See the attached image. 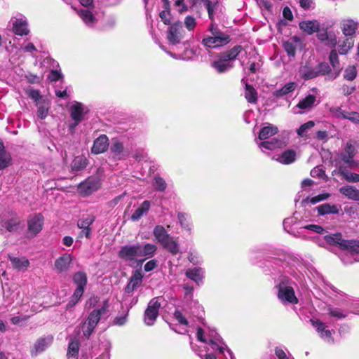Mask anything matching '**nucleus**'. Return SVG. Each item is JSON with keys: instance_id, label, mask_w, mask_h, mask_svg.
Instances as JSON below:
<instances>
[{"instance_id": "f257e3e1", "label": "nucleus", "mask_w": 359, "mask_h": 359, "mask_svg": "<svg viewBox=\"0 0 359 359\" xmlns=\"http://www.w3.org/2000/svg\"><path fill=\"white\" fill-rule=\"evenodd\" d=\"M324 239L328 244L337 245L340 249L347 251L341 257V260L344 264L359 262V241L343 239L340 233L325 235Z\"/></svg>"}, {"instance_id": "f03ea898", "label": "nucleus", "mask_w": 359, "mask_h": 359, "mask_svg": "<svg viewBox=\"0 0 359 359\" xmlns=\"http://www.w3.org/2000/svg\"><path fill=\"white\" fill-rule=\"evenodd\" d=\"M196 337L198 341L203 343H208L212 349L218 350L222 353L227 348L216 331L209 327L207 330L198 327Z\"/></svg>"}, {"instance_id": "7ed1b4c3", "label": "nucleus", "mask_w": 359, "mask_h": 359, "mask_svg": "<svg viewBox=\"0 0 359 359\" xmlns=\"http://www.w3.org/2000/svg\"><path fill=\"white\" fill-rule=\"evenodd\" d=\"M208 31L210 35L205 36L202 41L205 46L215 48L225 46L230 42L229 35L220 31L213 22L210 24Z\"/></svg>"}, {"instance_id": "20e7f679", "label": "nucleus", "mask_w": 359, "mask_h": 359, "mask_svg": "<svg viewBox=\"0 0 359 359\" xmlns=\"http://www.w3.org/2000/svg\"><path fill=\"white\" fill-rule=\"evenodd\" d=\"M280 283L276 286L278 292V299L283 304H296L298 303V299L295 295L294 290L291 286L289 278L282 277Z\"/></svg>"}, {"instance_id": "39448f33", "label": "nucleus", "mask_w": 359, "mask_h": 359, "mask_svg": "<svg viewBox=\"0 0 359 359\" xmlns=\"http://www.w3.org/2000/svg\"><path fill=\"white\" fill-rule=\"evenodd\" d=\"M335 24V20L332 19L324 20L320 22V27L317 34L318 40L330 47H334L337 44V34L332 30Z\"/></svg>"}, {"instance_id": "423d86ee", "label": "nucleus", "mask_w": 359, "mask_h": 359, "mask_svg": "<svg viewBox=\"0 0 359 359\" xmlns=\"http://www.w3.org/2000/svg\"><path fill=\"white\" fill-rule=\"evenodd\" d=\"M309 321L316 329L319 336L327 343L334 344L332 334L334 333V330L330 328V323L329 321L323 322L320 319L313 316L310 318Z\"/></svg>"}, {"instance_id": "0eeeda50", "label": "nucleus", "mask_w": 359, "mask_h": 359, "mask_svg": "<svg viewBox=\"0 0 359 359\" xmlns=\"http://www.w3.org/2000/svg\"><path fill=\"white\" fill-rule=\"evenodd\" d=\"M88 107L81 102L74 101L69 107L70 116L73 122L69 125L71 130L75 128L88 113Z\"/></svg>"}, {"instance_id": "6e6552de", "label": "nucleus", "mask_w": 359, "mask_h": 359, "mask_svg": "<svg viewBox=\"0 0 359 359\" xmlns=\"http://www.w3.org/2000/svg\"><path fill=\"white\" fill-rule=\"evenodd\" d=\"M81 4L84 7L78 11V15L83 22L88 27H93L97 22L95 11L93 6V0H80Z\"/></svg>"}, {"instance_id": "1a4fd4ad", "label": "nucleus", "mask_w": 359, "mask_h": 359, "mask_svg": "<svg viewBox=\"0 0 359 359\" xmlns=\"http://www.w3.org/2000/svg\"><path fill=\"white\" fill-rule=\"evenodd\" d=\"M163 317L175 332L180 334H184L187 332L189 323L184 316H163Z\"/></svg>"}, {"instance_id": "9d476101", "label": "nucleus", "mask_w": 359, "mask_h": 359, "mask_svg": "<svg viewBox=\"0 0 359 359\" xmlns=\"http://www.w3.org/2000/svg\"><path fill=\"white\" fill-rule=\"evenodd\" d=\"M101 181L97 177H88L78 186V191L83 196H88L99 189Z\"/></svg>"}, {"instance_id": "9b49d317", "label": "nucleus", "mask_w": 359, "mask_h": 359, "mask_svg": "<svg viewBox=\"0 0 359 359\" xmlns=\"http://www.w3.org/2000/svg\"><path fill=\"white\" fill-rule=\"evenodd\" d=\"M183 27L182 23L176 22L168 27L167 38L170 43L177 44L183 37Z\"/></svg>"}, {"instance_id": "f8f14e48", "label": "nucleus", "mask_w": 359, "mask_h": 359, "mask_svg": "<svg viewBox=\"0 0 359 359\" xmlns=\"http://www.w3.org/2000/svg\"><path fill=\"white\" fill-rule=\"evenodd\" d=\"M118 256L126 262L135 263L137 260V255L135 245H126L121 246Z\"/></svg>"}, {"instance_id": "ddd939ff", "label": "nucleus", "mask_w": 359, "mask_h": 359, "mask_svg": "<svg viewBox=\"0 0 359 359\" xmlns=\"http://www.w3.org/2000/svg\"><path fill=\"white\" fill-rule=\"evenodd\" d=\"M283 46L289 57H294L296 51L302 48V42L298 36H294L284 41Z\"/></svg>"}, {"instance_id": "4468645a", "label": "nucleus", "mask_w": 359, "mask_h": 359, "mask_svg": "<svg viewBox=\"0 0 359 359\" xmlns=\"http://www.w3.org/2000/svg\"><path fill=\"white\" fill-rule=\"evenodd\" d=\"M137 257H144L141 262L154 256L157 250V246L152 243L135 244Z\"/></svg>"}, {"instance_id": "2eb2a0df", "label": "nucleus", "mask_w": 359, "mask_h": 359, "mask_svg": "<svg viewBox=\"0 0 359 359\" xmlns=\"http://www.w3.org/2000/svg\"><path fill=\"white\" fill-rule=\"evenodd\" d=\"M53 341V338L50 335L38 339L31 348V354L32 355H37L43 352L52 344Z\"/></svg>"}, {"instance_id": "dca6fc26", "label": "nucleus", "mask_w": 359, "mask_h": 359, "mask_svg": "<svg viewBox=\"0 0 359 359\" xmlns=\"http://www.w3.org/2000/svg\"><path fill=\"white\" fill-rule=\"evenodd\" d=\"M359 27V22L351 18L343 19L340 22V28L345 36L352 37Z\"/></svg>"}, {"instance_id": "f3484780", "label": "nucleus", "mask_w": 359, "mask_h": 359, "mask_svg": "<svg viewBox=\"0 0 359 359\" xmlns=\"http://www.w3.org/2000/svg\"><path fill=\"white\" fill-rule=\"evenodd\" d=\"M110 152L116 160L124 159L128 155V152L124 149L123 144L116 139L112 141Z\"/></svg>"}, {"instance_id": "a211bd4d", "label": "nucleus", "mask_w": 359, "mask_h": 359, "mask_svg": "<svg viewBox=\"0 0 359 359\" xmlns=\"http://www.w3.org/2000/svg\"><path fill=\"white\" fill-rule=\"evenodd\" d=\"M72 262V257L69 254H64L55 261V268L59 273L66 272L69 270Z\"/></svg>"}, {"instance_id": "6ab92c4d", "label": "nucleus", "mask_w": 359, "mask_h": 359, "mask_svg": "<svg viewBox=\"0 0 359 359\" xmlns=\"http://www.w3.org/2000/svg\"><path fill=\"white\" fill-rule=\"evenodd\" d=\"M109 147V139L106 135H100L93 142L91 151L99 154L104 152Z\"/></svg>"}, {"instance_id": "aec40b11", "label": "nucleus", "mask_w": 359, "mask_h": 359, "mask_svg": "<svg viewBox=\"0 0 359 359\" xmlns=\"http://www.w3.org/2000/svg\"><path fill=\"white\" fill-rule=\"evenodd\" d=\"M43 218L41 215H34L28 219V231L36 236L42 229Z\"/></svg>"}, {"instance_id": "412c9836", "label": "nucleus", "mask_w": 359, "mask_h": 359, "mask_svg": "<svg viewBox=\"0 0 359 359\" xmlns=\"http://www.w3.org/2000/svg\"><path fill=\"white\" fill-rule=\"evenodd\" d=\"M299 28L309 35L316 32L318 34V29L320 27V22L317 20H304L299 23Z\"/></svg>"}, {"instance_id": "4be33fe9", "label": "nucleus", "mask_w": 359, "mask_h": 359, "mask_svg": "<svg viewBox=\"0 0 359 359\" xmlns=\"http://www.w3.org/2000/svg\"><path fill=\"white\" fill-rule=\"evenodd\" d=\"M13 32L20 36L27 35L29 32L26 19L15 18L13 22Z\"/></svg>"}, {"instance_id": "5701e85b", "label": "nucleus", "mask_w": 359, "mask_h": 359, "mask_svg": "<svg viewBox=\"0 0 359 359\" xmlns=\"http://www.w3.org/2000/svg\"><path fill=\"white\" fill-rule=\"evenodd\" d=\"M204 273L205 271L203 268L194 267L188 269L185 272V275L188 278L194 281L199 285L203 282Z\"/></svg>"}, {"instance_id": "b1692460", "label": "nucleus", "mask_w": 359, "mask_h": 359, "mask_svg": "<svg viewBox=\"0 0 359 359\" xmlns=\"http://www.w3.org/2000/svg\"><path fill=\"white\" fill-rule=\"evenodd\" d=\"M296 153L293 150H286L273 156V159L282 164H290L295 161Z\"/></svg>"}, {"instance_id": "393cba45", "label": "nucleus", "mask_w": 359, "mask_h": 359, "mask_svg": "<svg viewBox=\"0 0 359 359\" xmlns=\"http://www.w3.org/2000/svg\"><path fill=\"white\" fill-rule=\"evenodd\" d=\"M100 320L99 316H88L86 320L82 325L83 335L89 336Z\"/></svg>"}, {"instance_id": "a878e982", "label": "nucleus", "mask_w": 359, "mask_h": 359, "mask_svg": "<svg viewBox=\"0 0 359 359\" xmlns=\"http://www.w3.org/2000/svg\"><path fill=\"white\" fill-rule=\"evenodd\" d=\"M283 224L285 231L288 233L299 238V234L297 233L299 227L297 226V219L296 217H292L285 219Z\"/></svg>"}, {"instance_id": "bb28decb", "label": "nucleus", "mask_w": 359, "mask_h": 359, "mask_svg": "<svg viewBox=\"0 0 359 359\" xmlns=\"http://www.w3.org/2000/svg\"><path fill=\"white\" fill-rule=\"evenodd\" d=\"M142 274L141 271L136 270L132 275L128 284L126 287V292H131L138 286H140L142 281Z\"/></svg>"}, {"instance_id": "cd10ccee", "label": "nucleus", "mask_w": 359, "mask_h": 359, "mask_svg": "<svg viewBox=\"0 0 359 359\" xmlns=\"http://www.w3.org/2000/svg\"><path fill=\"white\" fill-rule=\"evenodd\" d=\"M285 145L283 140L273 138L270 141H263L259 143V147L262 151L264 150H273L276 148H281Z\"/></svg>"}, {"instance_id": "c85d7f7f", "label": "nucleus", "mask_w": 359, "mask_h": 359, "mask_svg": "<svg viewBox=\"0 0 359 359\" xmlns=\"http://www.w3.org/2000/svg\"><path fill=\"white\" fill-rule=\"evenodd\" d=\"M285 145L283 140L273 138L270 141H263L259 143V147L262 151L264 150H273L276 148H281Z\"/></svg>"}, {"instance_id": "c756f323", "label": "nucleus", "mask_w": 359, "mask_h": 359, "mask_svg": "<svg viewBox=\"0 0 359 359\" xmlns=\"http://www.w3.org/2000/svg\"><path fill=\"white\" fill-rule=\"evenodd\" d=\"M309 230L311 232L318 234H324L326 231L320 225L317 224H307L299 226L297 233L299 234V238L305 237V231Z\"/></svg>"}, {"instance_id": "7c9ffc66", "label": "nucleus", "mask_w": 359, "mask_h": 359, "mask_svg": "<svg viewBox=\"0 0 359 359\" xmlns=\"http://www.w3.org/2000/svg\"><path fill=\"white\" fill-rule=\"evenodd\" d=\"M161 245L172 255H176L180 252V244L177 241V239L172 236H170Z\"/></svg>"}, {"instance_id": "2f4dec72", "label": "nucleus", "mask_w": 359, "mask_h": 359, "mask_svg": "<svg viewBox=\"0 0 359 359\" xmlns=\"http://www.w3.org/2000/svg\"><path fill=\"white\" fill-rule=\"evenodd\" d=\"M278 129L276 126L267 123L266 126H264L259 133V139L261 140H265L271 136L277 134Z\"/></svg>"}, {"instance_id": "473e14b6", "label": "nucleus", "mask_w": 359, "mask_h": 359, "mask_svg": "<svg viewBox=\"0 0 359 359\" xmlns=\"http://www.w3.org/2000/svg\"><path fill=\"white\" fill-rule=\"evenodd\" d=\"M339 192L348 199L359 201V190L352 186L346 185L339 189Z\"/></svg>"}, {"instance_id": "72a5a7b5", "label": "nucleus", "mask_w": 359, "mask_h": 359, "mask_svg": "<svg viewBox=\"0 0 359 359\" xmlns=\"http://www.w3.org/2000/svg\"><path fill=\"white\" fill-rule=\"evenodd\" d=\"M329 60H330L331 65L332 66L333 70L334 72V73L331 76L332 79H334V78H336L339 75V74L341 69V68L340 67V64H339L338 54H337V52L336 50L334 49L330 51V55H329Z\"/></svg>"}, {"instance_id": "f704fd0d", "label": "nucleus", "mask_w": 359, "mask_h": 359, "mask_svg": "<svg viewBox=\"0 0 359 359\" xmlns=\"http://www.w3.org/2000/svg\"><path fill=\"white\" fill-rule=\"evenodd\" d=\"M211 65L219 73L225 72L233 67V65L222 55L219 60L214 61Z\"/></svg>"}, {"instance_id": "c9c22d12", "label": "nucleus", "mask_w": 359, "mask_h": 359, "mask_svg": "<svg viewBox=\"0 0 359 359\" xmlns=\"http://www.w3.org/2000/svg\"><path fill=\"white\" fill-rule=\"evenodd\" d=\"M300 76L306 79H312L318 76V72L316 67H313L309 65H304L300 67L299 69Z\"/></svg>"}, {"instance_id": "e433bc0d", "label": "nucleus", "mask_w": 359, "mask_h": 359, "mask_svg": "<svg viewBox=\"0 0 359 359\" xmlns=\"http://www.w3.org/2000/svg\"><path fill=\"white\" fill-rule=\"evenodd\" d=\"M9 259L11 262L13 267L18 271L26 270L29 265V262L26 257H9Z\"/></svg>"}, {"instance_id": "4c0bfd02", "label": "nucleus", "mask_w": 359, "mask_h": 359, "mask_svg": "<svg viewBox=\"0 0 359 359\" xmlns=\"http://www.w3.org/2000/svg\"><path fill=\"white\" fill-rule=\"evenodd\" d=\"M316 101V96L314 94H309L299 102L297 107L302 109L307 110L315 106Z\"/></svg>"}, {"instance_id": "58836bf2", "label": "nucleus", "mask_w": 359, "mask_h": 359, "mask_svg": "<svg viewBox=\"0 0 359 359\" xmlns=\"http://www.w3.org/2000/svg\"><path fill=\"white\" fill-rule=\"evenodd\" d=\"M354 45V40L352 37L346 36L341 41H339L338 51L341 55H346Z\"/></svg>"}, {"instance_id": "ea45409f", "label": "nucleus", "mask_w": 359, "mask_h": 359, "mask_svg": "<svg viewBox=\"0 0 359 359\" xmlns=\"http://www.w3.org/2000/svg\"><path fill=\"white\" fill-rule=\"evenodd\" d=\"M177 218L181 227L189 233H191L192 229L191 216L187 213L179 212L177 213Z\"/></svg>"}, {"instance_id": "a19ab883", "label": "nucleus", "mask_w": 359, "mask_h": 359, "mask_svg": "<svg viewBox=\"0 0 359 359\" xmlns=\"http://www.w3.org/2000/svg\"><path fill=\"white\" fill-rule=\"evenodd\" d=\"M150 202L149 201H144L131 215V219L133 221L139 220L144 215L147 214L150 208Z\"/></svg>"}, {"instance_id": "79ce46f5", "label": "nucleus", "mask_w": 359, "mask_h": 359, "mask_svg": "<svg viewBox=\"0 0 359 359\" xmlns=\"http://www.w3.org/2000/svg\"><path fill=\"white\" fill-rule=\"evenodd\" d=\"M163 300L158 297L152 299L148 304L144 314H158L161 308Z\"/></svg>"}, {"instance_id": "37998d69", "label": "nucleus", "mask_w": 359, "mask_h": 359, "mask_svg": "<svg viewBox=\"0 0 359 359\" xmlns=\"http://www.w3.org/2000/svg\"><path fill=\"white\" fill-rule=\"evenodd\" d=\"M154 236L161 245H162L170 236L168 233L163 226L157 225L154 229Z\"/></svg>"}, {"instance_id": "c03bdc74", "label": "nucleus", "mask_w": 359, "mask_h": 359, "mask_svg": "<svg viewBox=\"0 0 359 359\" xmlns=\"http://www.w3.org/2000/svg\"><path fill=\"white\" fill-rule=\"evenodd\" d=\"M317 210L320 215L339 213L338 206L336 205H330V203L322 204L317 207Z\"/></svg>"}, {"instance_id": "a18cd8bd", "label": "nucleus", "mask_w": 359, "mask_h": 359, "mask_svg": "<svg viewBox=\"0 0 359 359\" xmlns=\"http://www.w3.org/2000/svg\"><path fill=\"white\" fill-rule=\"evenodd\" d=\"M297 87V83L296 82H289L287 83L284 86L281 88L275 91L274 95L276 97H283L285 96L292 92H293Z\"/></svg>"}, {"instance_id": "49530a36", "label": "nucleus", "mask_w": 359, "mask_h": 359, "mask_svg": "<svg viewBox=\"0 0 359 359\" xmlns=\"http://www.w3.org/2000/svg\"><path fill=\"white\" fill-rule=\"evenodd\" d=\"M79 350V343L77 340L71 339L67 350L68 359H77Z\"/></svg>"}, {"instance_id": "de8ad7c7", "label": "nucleus", "mask_w": 359, "mask_h": 359, "mask_svg": "<svg viewBox=\"0 0 359 359\" xmlns=\"http://www.w3.org/2000/svg\"><path fill=\"white\" fill-rule=\"evenodd\" d=\"M339 173L349 182H358L359 174L354 173L346 170L343 166L340 165L338 168Z\"/></svg>"}, {"instance_id": "09e8293b", "label": "nucleus", "mask_w": 359, "mask_h": 359, "mask_svg": "<svg viewBox=\"0 0 359 359\" xmlns=\"http://www.w3.org/2000/svg\"><path fill=\"white\" fill-rule=\"evenodd\" d=\"M243 48L241 46H235L228 51L223 53L222 54V56L231 63L232 60H235L237 57V56L240 54Z\"/></svg>"}, {"instance_id": "8fccbe9b", "label": "nucleus", "mask_w": 359, "mask_h": 359, "mask_svg": "<svg viewBox=\"0 0 359 359\" xmlns=\"http://www.w3.org/2000/svg\"><path fill=\"white\" fill-rule=\"evenodd\" d=\"M88 164L86 158L83 156H78L74 158L72 163V169L74 171H79L84 169Z\"/></svg>"}, {"instance_id": "3c124183", "label": "nucleus", "mask_w": 359, "mask_h": 359, "mask_svg": "<svg viewBox=\"0 0 359 359\" xmlns=\"http://www.w3.org/2000/svg\"><path fill=\"white\" fill-rule=\"evenodd\" d=\"M73 281L77 285L76 287L85 289L87 284V276L85 272L79 271L73 276Z\"/></svg>"}, {"instance_id": "603ef678", "label": "nucleus", "mask_w": 359, "mask_h": 359, "mask_svg": "<svg viewBox=\"0 0 359 359\" xmlns=\"http://www.w3.org/2000/svg\"><path fill=\"white\" fill-rule=\"evenodd\" d=\"M10 154L4 150L3 144H0V170L4 169L10 164Z\"/></svg>"}, {"instance_id": "864d4df0", "label": "nucleus", "mask_w": 359, "mask_h": 359, "mask_svg": "<svg viewBox=\"0 0 359 359\" xmlns=\"http://www.w3.org/2000/svg\"><path fill=\"white\" fill-rule=\"evenodd\" d=\"M95 219V217L92 215L83 216L81 219L78 221L77 226L79 229L90 228V226L94 222Z\"/></svg>"}, {"instance_id": "5fc2aeb1", "label": "nucleus", "mask_w": 359, "mask_h": 359, "mask_svg": "<svg viewBox=\"0 0 359 359\" xmlns=\"http://www.w3.org/2000/svg\"><path fill=\"white\" fill-rule=\"evenodd\" d=\"M245 97L250 103H255L257 100V92L251 86L246 84Z\"/></svg>"}, {"instance_id": "6e6d98bb", "label": "nucleus", "mask_w": 359, "mask_h": 359, "mask_svg": "<svg viewBox=\"0 0 359 359\" xmlns=\"http://www.w3.org/2000/svg\"><path fill=\"white\" fill-rule=\"evenodd\" d=\"M315 126V122L313 121H309L304 124H302L297 130V133L299 136L304 137H306L307 133L309 130H311Z\"/></svg>"}, {"instance_id": "4d7b16f0", "label": "nucleus", "mask_w": 359, "mask_h": 359, "mask_svg": "<svg viewBox=\"0 0 359 359\" xmlns=\"http://www.w3.org/2000/svg\"><path fill=\"white\" fill-rule=\"evenodd\" d=\"M83 288L81 287H76L73 295L71 297L70 301L67 304V307H72L74 306L81 299V297L83 296V294L84 292Z\"/></svg>"}, {"instance_id": "13d9d810", "label": "nucleus", "mask_w": 359, "mask_h": 359, "mask_svg": "<svg viewBox=\"0 0 359 359\" xmlns=\"http://www.w3.org/2000/svg\"><path fill=\"white\" fill-rule=\"evenodd\" d=\"M204 5L208 11V15L210 19L213 22V15L215 13V10L217 6V0H204Z\"/></svg>"}, {"instance_id": "bf43d9fd", "label": "nucleus", "mask_w": 359, "mask_h": 359, "mask_svg": "<svg viewBox=\"0 0 359 359\" xmlns=\"http://www.w3.org/2000/svg\"><path fill=\"white\" fill-rule=\"evenodd\" d=\"M152 185L158 191H164L167 188L166 182L160 176L154 177Z\"/></svg>"}, {"instance_id": "052dcab7", "label": "nucleus", "mask_w": 359, "mask_h": 359, "mask_svg": "<svg viewBox=\"0 0 359 359\" xmlns=\"http://www.w3.org/2000/svg\"><path fill=\"white\" fill-rule=\"evenodd\" d=\"M38 109H37V116L41 119H44L48 112V104L45 102H39L36 104Z\"/></svg>"}, {"instance_id": "680f3d73", "label": "nucleus", "mask_w": 359, "mask_h": 359, "mask_svg": "<svg viewBox=\"0 0 359 359\" xmlns=\"http://www.w3.org/2000/svg\"><path fill=\"white\" fill-rule=\"evenodd\" d=\"M357 75V71L355 66H348L344 70V78L348 81H353Z\"/></svg>"}, {"instance_id": "e2e57ef3", "label": "nucleus", "mask_w": 359, "mask_h": 359, "mask_svg": "<svg viewBox=\"0 0 359 359\" xmlns=\"http://www.w3.org/2000/svg\"><path fill=\"white\" fill-rule=\"evenodd\" d=\"M109 303L108 302V300H106V299H104L102 302H101V304L99 305V306L97 308H96L95 309H94L90 314H97V315H100V314H103L105 312H107L109 311Z\"/></svg>"}, {"instance_id": "0e129e2a", "label": "nucleus", "mask_w": 359, "mask_h": 359, "mask_svg": "<svg viewBox=\"0 0 359 359\" xmlns=\"http://www.w3.org/2000/svg\"><path fill=\"white\" fill-rule=\"evenodd\" d=\"M165 1L166 8H165V10L161 11L159 15H160V18H161L162 21L164 22V24L170 25L171 22L170 11L169 8H168V1L167 0H165Z\"/></svg>"}, {"instance_id": "69168bd1", "label": "nucleus", "mask_w": 359, "mask_h": 359, "mask_svg": "<svg viewBox=\"0 0 359 359\" xmlns=\"http://www.w3.org/2000/svg\"><path fill=\"white\" fill-rule=\"evenodd\" d=\"M188 259L194 265H198L202 263L201 256L196 252H190L188 255Z\"/></svg>"}, {"instance_id": "338daca9", "label": "nucleus", "mask_w": 359, "mask_h": 359, "mask_svg": "<svg viewBox=\"0 0 359 359\" xmlns=\"http://www.w3.org/2000/svg\"><path fill=\"white\" fill-rule=\"evenodd\" d=\"M330 112L332 116L336 118H344V115L346 114V111H342L339 107H332L330 108Z\"/></svg>"}, {"instance_id": "774afa93", "label": "nucleus", "mask_w": 359, "mask_h": 359, "mask_svg": "<svg viewBox=\"0 0 359 359\" xmlns=\"http://www.w3.org/2000/svg\"><path fill=\"white\" fill-rule=\"evenodd\" d=\"M184 25L189 31H192L196 25V19L192 16L188 15L184 19Z\"/></svg>"}]
</instances>
